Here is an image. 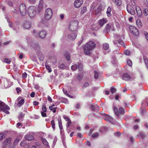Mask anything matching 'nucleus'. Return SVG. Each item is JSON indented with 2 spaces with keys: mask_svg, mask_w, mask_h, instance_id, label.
I'll return each instance as SVG.
<instances>
[{
  "mask_svg": "<svg viewBox=\"0 0 148 148\" xmlns=\"http://www.w3.org/2000/svg\"><path fill=\"white\" fill-rule=\"evenodd\" d=\"M95 44L92 41L88 42L86 44L84 48V52L86 55L90 54L91 50L94 48L95 46Z\"/></svg>",
  "mask_w": 148,
  "mask_h": 148,
  "instance_id": "nucleus-1",
  "label": "nucleus"
},
{
  "mask_svg": "<svg viewBox=\"0 0 148 148\" xmlns=\"http://www.w3.org/2000/svg\"><path fill=\"white\" fill-rule=\"evenodd\" d=\"M78 22L77 20L71 21L69 23L68 29L70 31H75L77 28Z\"/></svg>",
  "mask_w": 148,
  "mask_h": 148,
  "instance_id": "nucleus-2",
  "label": "nucleus"
},
{
  "mask_svg": "<svg viewBox=\"0 0 148 148\" xmlns=\"http://www.w3.org/2000/svg\"><path fill=\"white\" fill-rule=\"evenodd\" d=\"M36 8L34 6H31L29 7L27 10V12L29 16L31 18L34 17L36 15Z\"/></svg>",
  "mask_w": 148,
  "mask_h": 148,
  "instance_id": "nucleus-3",
  "label": "nucleus"
},
{
  "mask_svg": "<svg viewBox=\"0 0 148 148\" xmlns=\"http://www.w3.org/2000/svg\"><path fill=\"white\" fill-rule=\"evenodd\" d=\"M53 15V12L51 9L47 8L45 12L44 17L47 20H50L51 18Z\"/></svg>",
  "mask_w": 148,
  "mask_h": 148,
  "instance_id": "nucleus-4",
  "label": "nucleus"
},
{
  "mask_svg": "<svg viewBox=\"0 0 148 148\" xmlns=\"http://www.w3.org/2000/svg\"><path fill=\"white\" fill-rule=\"evenodd\" d=\"M19 10L20 13L22 16H25L27 13V9L26 5L24 3L20 4Z\"/></svg>",
  "mask_w": 148,
  "mask_h": 148,
  "instance_id": "nucleus-5",
  "label": "nucleus"
},
{
  "mask_svg": "<svg viewBox=\"0 0 148 148\" xmlns=\"http://www.w3.org/2000/svg\"><path fill=\"white\" fill-rule=\"evenodd\" d=\"M114 111L118 117L119 114H123L125 113L124 109L122 107H120L119 110L117 108L114 107Z\"/></svg>",
  "mask_w": 148,
  "mask_h": 148,
  "instance_id": "nucleus-6",
  "label": "nucleus"
},
{
  "mask_svg": "<svg viewBox=\"0 0 148 148\" xmlns=\"http://www.w3.org/2000/svg\"><path fill=\"white\" fill-rule=\"evenodd\" d=\"M127 10L128 13L131 15H134L135 13L134 8L130 5H127Z\"/></svg>",
  "mask_w": 148,
  "mask_h": 148,
  "instance_id": "nucleus-7",
  "label": "nucleus"
},
{
  "mask_svg": "<svg viewBox=\"0 0 148 148\" xmlns=\"http://www.w3.org/2000/svg\"><path fill=\"white\" fill-rule=\"evenodd\" d=\"M5 109L9 110L10 109V108L3 102L0 101V110H4Z\"/></svg>",
  "mask_w": 148,
  "mask_h": 148,
  "instance_id": "nucleus-8",
  "label": "nucleus"
},
{
  "mask_svg": "<svg viewBox=\"0 0 148 148\" xmlns=\"http://www.w3.org/2000/svg\"><path fill=\"white\" fill-rule=\"evenodd\" d=\"M130 31L135 35L138 36L139 34L138 30L134 27L130 26L129 28Z\"/></svg>",
  "mask_w": 148,
  "mask_h": 148,
  "instance_id": "nucleus-9",
  "label": "nucleus"
},
{
  "mask_svg": "<svg viewBox=\"0 0 148 148\" xmlns=\"http://www.w3.org/2000/svg\"><path fill=\"white\" fill-rule=\"evenodd\" d=\"M31 46L36 51H38L40 50V46L37 43H35L34 42H32L30 44Z\"/></svg>",
  "mask_w": 148,
  "mask_h": 148,
  "instance_id": "nucleus-10",
  "label": "nucleus"
},
{
  "mask_svg": "<svg viewBox=\"0 0 148 148\" xmlns=\"http://www.w3.org/2000/svg\"><path fill=\"white\" fill-rule=\"evenodd\" d=\"M113 25L112 24H107L104 29V32L106 33H108L111 30V29H112L114 31V28H113Z\"/></svg>",
  "mask_w": 148,
  "mask_h": 148,
  "instance_id": "nucleus-11",
  "label": "nucleus"
},
{
  "mask_svg": "<svg viewBox=\"0 0 148 148\" xmlns=\"http://www.w3.org/2000/svg\"><path fill=\"white\" fill-rule=\"evenodd\" d=\"M83 3V0H75L74 2V6L76 8H79Z\"/></svg>",
  "mask_w": 148,
  "mask_h": 148,
  "instance_id": "nucleus-12",
  "label": "nucleus"
},
{
  "mask_svg": "<svg viewBox=\"0 0 148 148\" xmlns=\"http://www.w3.org/2000/svg\"><path fill=\"white\" fill-rule=\"evenodd\" d=\"M103 116L105 120L107 121L112 122L113 121V119L108 115L104 114H103Z\"/></svg>",
  "mask_w": 148,
  "mask_h": 148,
  "instance_id": "nucleus-13",
  "label": "nucleus"
},
{
  "mask_svg": "<svg viewBox=\"0 0 148 148\" xmlns=\"http://www.w3.org/2000/svg\"><path fill=\"white\" fill-rule=\"evenodd\" d=\"M32 25V23L29 21H25L23 24V26L26 29H28L31 27Z\"/></svg>",
  "mask_w": 148,
  "mask_h": 148,
  "instance_id": "nucleus-14",
  "label": "nucleus"
},
{
  "mask_svg": "<svg viewBox=\"0 0 148 148\" xmlns=\"http://www.w3.org/2000/svg\"><path fill=\"white\" fill-rule=\"evenodd\" d=\"M107 22V19L103 18L102 19L100 20L99 22V24L101 26H102L104 23H106Z\"/></svg>",
  "mask_w": 148,
  "mask_h": 148,
  "instance_id": "nucleus-15",
  "label": "nucleus"
},
{
  "mask_svg": "<svg viewBox=\"0 0 148 148\" xmlns=\"http://www.w3.org/2000/svg\"><path fill=\"white\" fill-rule=\"evenodd\" d=\"M122 79L123 80L125 81H128L131 79V77L130 75L127 73L124 74L122 76Z\"/></svg>",
  "mask_w": 148,
  "mask_h": 148,
  "instance_id": "nucleus-16",
  "label": "nucleus"
},
{
  "mask_svg": "<svg viewBox=\"0 0 148 148\" xmlns=\"http://www.w3.org/2000/svg\"><path fill=\"white\" fill-rule=\"evenodd\" d=\"M39 37L41 38H44L46 36V32L45 31H41L38 33Z\"/></svg>",
  "mask_w": 148,
  "mask_h": 148,
  "instance_id": "nucleus-17",
  "label": "nucleus"
},
{
  "mask_svg": "<svg viewBox=\"0 0 148 148\" xmlns=\"http://www.w3.org/2000/svg\"><path fill=\"white\" fill-rule=\"evenodd\" d=\"M76 36V34L75 33L73 32L68 35L67 38L70 39H75Z\"/></svg>",
  "mask_w": 148,
  "mask_h": 148,
  "instance_id": "nucleus-18",
  "label": "nucleus"
},
{
  "mask_svg": "<svg viewBox=\"0 0 148 148\" xmlns=\"http://www.w3.org/2000/svg\"><path fill=\"white\" fill-rule=\"evenodd\" d=\"M121 37L119 35H117L116 36V39L118 41V42L120 44L123 46H124L125 43L123 41L120 39Z\"/></svg>",
  "mask_w": 148,
  "mask_h": 148,
  "instance_id": "nucleus-19",
  "label": "nucleus"
},
{
  "mask_svg": "<svg viewBox=\"0 0 148 148\" xmlns=\"http://www.w3.org/2000/svg\"><path fill=\"white\" fill-rule=\"evenodd\" d=\"M89 108L93 111L98 110L99 108V106L96 104L94 105H91L90 106Z\"/></svg>",
  "mask_w": 148,
  "mask_h": 148,
  "instance_id": "nucleus-20",
  "label": "nucleus"
},
{
  "mask_svg": "<svg viewBox=\"0 0 148 148\" xmlns=\"http://www.w3.org/2000/svg\"><path fill=\"white\" fill-rule=\"evenodd\" d=\"M100 131L103 133H104L108 131V128L106 127H102L100 129Z\"/></svg>",
  "mask_w": 148,
  "mask_h": 148,
  "instance_id": "nucleus-21",
  "label": "nucleus"
},
{
  "mask_svg": "<svg viewBox=\"0 0 148 148\" xmlns=\"http://www.w3.org/2000/svg\"><path fill=\"white\" fill-rule=\"evenodd\" d=\"M34 138L33 136L32 135H27L25 136V139L29 141H31Z\"/></svg>",
  "mask_w": 148,
  "mask_h": 148,
  "instance_id": "nucleus-22",
  "label": "nucleus"
},
{
  "mask_svg": "<svg viewBox=\"0 0 148 148\" xmlns=\"http://www.w3.org/2000/svg\"><path fill=\"white\" fill-rule=\"evenodd\" d=\"M136 23L137 26L138 27H142V24L140 19H137L136 20Z\"/></svg>",
  "mask_w": 148,
  "mask_h": 148,
  "instance_id": "nucleus-23",
  "label": "nucleus"
},
{
  "mask_svg": "<svg viewBox=\"0 0 148 148\" xmlns=\"http://www.w3.org/2000/svg\"><path fill=\"white\" fill-rule=\"evenodd\" d=\"M24 103L25 100L24 99H22L19 101L17 105L18 107H21L24 104Z\"/></svg>",
  "mask_w": 148,
  "mask_h": 148,
  "instance_id": "nucleus-24",
  "label": "nucleus"
},
{
  "mask_svg": "<svg viewBox=\"0 0 148 148\" xmlns=\"http://www.w3.org/2000/svg\"><path fill=\"white\" fill-rule=\"evenodd\" d=\"M115 4L117 5H120L121 4V0H112Z\"/></svg>",
  "mask_w": 148,
  "mask_h": 148,
  "instance_id": "nucleus-25",
  "label": "nucleus"
},
{
  "mask_svg": "<svg viewBox=\"0 0 148 148\" xmlns=\"http://www.w3.org/2000/svg\"><path fill=\"white\" fill-rule=\"evenodd\" d=\"M111 8L110 7H108L106 11V13L107 14V16L108 17H110L111 16Z\"/></svg>",
  "mask_w": 148,
  "mask_h": 148,
  "instance_id": "nucleus-26",
  "label": "nucleus"
},
{
  "mask_svg": "<svg viewBox=\"0 0 148 148\" xmlns=\"http://www.w3.org/2000/svg\"><path fill=\"white\" fill-rule=\"evenodd\" d=\"M65 56L67 60L69 61L70 60V53L68 52H66L65 54Z\"/></svg>",
  "mask_w": 148,
  "mask_h": 148,
  "instance_id": "nucleus-27",
  "label": "nucleus"
},
{
  "mask_svg": "<svg viewBox=\"0 0 148 148\" xmlns=\"http://www.w3.org/2000/svg\"><path fill=\"white\" fill-rule=\"evenodd\" d=\"M109 45L107 43H104L103 45V48L105 50H107L109 49Z\"/></svg>",
  "mask_w": 148,
  "mask_h": 148,
  "instance_id": "nucleus-28",
  "label": "nucleus"
},
{
  "mask_svg": "<svg viewBox=\"0 0 148 148\" xmlns=\"http://www.w3.org/2000/svg\"><path fill=\"white\" fill-rule=\"evenodd\" d=\"M24 114H23L22 112H20L18 117V119L21 121H22V119L24 117Z\"/></svg>",
  "mask_w": 148,
  "mask_h": 148,
  "instance_id": "nucleus-29",
  "label": "nucleus"
},
{
  "mask_svg": "<svg viewBox=\"0 0 148 148\" xmlns=\"http://www.w3.org/2000/svg\"><path fill=\"white\" fill-rule=\"evenodd\" d=\"M101 10V8L99 6L97 9L95 10V14H98L99 13H100V12Z\"/></svg>",
  "mask_w": 148,
  "mask_h": 148,
  "instance_id": "nucleus-30",
  "label": "nucleus"
},
{
  "mask_svg": "<svg viewBox=\"0 0 148 148\" xmlns=\"http://www.w3.org/2000/svg\"><path fill=\"white\" fill-rule=\"evenodd\" d=\"M38 11L39 13L43 9V5H40L38 4Z\"/></svg>",
  "mask_w": 148,
  "mask_h": 148,
  "instance_id": "nucleus-31",
  "label": "nucleus"
},
{
  "mask_svg": "<svg viewBox=\"0 0 148 148\" xmlns=\"http://www.w3.org/2000/svg\"><path fill=\"white\" fill-rule=\"evenodd\" d=\"M77 66V68L79 70V71H81L82 70L83 67L82 64L81 63H79L78 64Z\"/></svg>",
  "mask_w": 148,
  "mask_h": 148,
  "instance_id": "nucleus-32",
  "label": "nucleus"
},
{
  "mask_svg": "<svg viewBox=\"0 0 148 148\" xmlns=\"http://www.w3.org/2000/svg\"><path fill=\"white\" fill-rule=\"evenodd\" d=\"M58 123L60 129V130H62L63 129V127L62 125V123L61 119L58 120Z\"/></svg>",
  "mask_w": 148,
  "mask_h": 148,
  "instance_id": "nucleus-33",
  "label": "nucleus"
},
{
  "mask_svg": "<svg viewBox=\"0 0 148 148\" xmlns=\"http://www.w3.org/2000/svg\"><path fill=\"white\" fill-rule=\"evenodd\" d=\"M42 141L44 145L47 146H48V142L45 139L42 138Z\"/></svg>",
  "mask_w": 148,
  "mask_h": 148,
  "instance_id": "nucleus-34",
  "label": "nucleus"
},
{
  "mask_svg": "<svg viewBox=\"0 0 148 148\" xmlns=\"http://www.w3.org/2000/svg\"><path fill=\"white\" fill-rule=\"evenodd\" d=\"M77 69V66L76 64H74L71 66V69L73 71H75Z\"/></svg>",
  "mask_w": 148,
  "mask_h": 148,
  "instance_id": "nucleus-35",
  "label": "nucleus"
},
{
  "mask_svg": "<svg viewBox=\"0 0 148 148\" xmlns=\"http://www.w3.org/2000/svg\"><path fill=\"white\" fill-rule=\"evenodd\" d=\"M143 58L146 65L148 69V59L145 56L143 57Z\"/></svg>",
  "mask_w": 148,
  "mask_h": 148,
  "instance_id": "nucleus-36",
  "label": "nucleus"
},
{
  "mask_svg": "<svg viewBox=\"0 0 148 148\" xmlns=\"http://www.w3.org/2000/svg\"><path fill=\"white\" fill-rule=\"evenodd\" d=\"M142 106H145L146 105L148 106V101H147L146 99H145L141 103Z\"/></svg>",
  "mask_w": 148,
  "mask_h": 148,
  "instance_id": "nucleus-37",
  "label": "nucleus"
},
{
  "mask_svg": "<svg viewBox=\"0 0 148 148\" xmlns=\"http://www.w3.org/2000/svg\"><path fill=\"white\" fill-rule=\"evenodd\" d=\"M10 138H6L4 142V144L6 145H8L10 143Z\"/></svg>",
  "mask_w": 148,
  "mask_h": 148,
  "instance_id": "nucleus-38",
  "label": "nucleus"
},
{
  "mask_svg": "<svg viewBox=\"0 0 148 148\" xmlns=\"http://www.w3.org/2000/svg\"><path fill=\"white\" fill-rule=\"evenodd\" d=\"M116 89L114 86H112L110 88V90L112 94L114 93L116 91Z\"/></svg>",
  "mask_w": 148,
  "mask_h": 148,
  "instance_id": "nucleus-39",
  "label": "nucleus"
},
{
  "mask_svg": "<svg viewBox=\"0 0 148 148\" xmlns=\"http://www.w3.org/2000/svg\"><path fill=\"white\" fill-rule=\"evenodd\" d=\"M87 10V8L86 7H84L81 8V13L82 14H84L86 12Z\"/></svg>",
  "mask_w": 148,
  "mask_h": 148,
  "instance_id": "nucleus-40",
  "label": "nucleus"
},
{
  "mask_svg": "<svg viewBox=\"0 0 148 148\" xmlns=\"http://www.w3.org/2000/svg\"><path fill=\"white\" fill-rule=\"evenodd\" d=\"M139 136L142 138H144L146 136V134L145 133L140 132V133Z\"/></svg>",
  "mask_w": 148,
  "mask_h": 148,
  "instance_id": "nucleus-41",
  "label": "nucleus"
},
{
  "mask_svg": "<svg viewBox=\"0 0 148 148\" xmlns=\"http://www.w3.org/2000/svg\"><path fill=\"white\" fill-rule=\"evenodd\" d=\"M45 67L48 70L49 72L50 73L52 71V70L50 67L48 65L45 64Z\"/></svg>",
  "mask_w": 148,
  "mask_h": 148,
  "instance_id": "nucleus-42",
  "label": "nucleus"
},
{
  "mask_svg": "<svg viewBox=\"0 0 148 148\" xmlns=\"http://www.w3.org/2000/svg\"><path fill=\"white\" fill-rule=\"evenodd\" d=\"M51 60L53 64H55L56 63L57 60V59L56 58H51Z\"/></svg>",
  "mask_w": 148,
  "mask_h": 148,
  "instance_id": "nucleus-43",
  "label": "nucleus"
},
{
  "mask_svg": "<svg viewBox=\"0 0 148 148\" xmlns=\"http://www.w3.org/2000/svg\"><path fill=\"white\" fill-rule=\"evenodd\" d=\"M38 58L40 61H43L44 60V56L42 54L38 56Z\"/></svg>",
  "mask_w": 148,
  "mask_h": 148,
  "instance_id": "nucleus-44",
  "label": "nucleus"
},
{
  "mask_svg": "<svg viewBox=\"0 0 148 148\" xmlns=\"http://www.w3.org/2000/svg\"><path fill=\"white\" fill-rule=\"evenodd\" d=\"M94 76L95 79H97L99 77L98 73L96 71H94Z\"/></svg>",
  "mask_w": 148,
  "mask_h": 148,
  "instance_id": "nucleus-45",
  "label": "nucleus"
},
{
  "mask_svg": "<svg viewBox=\"0 0 148 148\" xmlns=\"http://www.w3.org/2000/svg\"><path fill=\"white\" fill-rule=\"evenodd\" d=\"M51 125L53 129V130H54L55 129V124L54 123V120H52L51 121Z\"/></svg>",
  "mask_w": 148,
  "mask_h": 148,
  "instance_id": "nucleus-46",
  "label": "nucleus"
},
{
  "mask_svg": "<svg viewBox=\"0 0 148 148\" xmlns=\"http://www.w3.org/2000/svg\"><path fill=\"white\" fill-rule=\"evenodd\" d=\"M42 110L44 112H45L47 111V108L45 105H42Z\"/></svg>",
  "mask_w": 148,
  "mask_h": 148,
  "instance_id": "nucleus-47",
  "label": "nucleus"
},
{
  "mask_svg": "<svg viewBox=\"0 0 148 148\" xmlns=\"http://www.w3.org/2000/svg\"><path fill=\"white\" fill-rule=\"evenodd\" d=\"M99 135V134L97 132H95L92 135L93 138H97Z\"/></svg>",
  "mask_w": 148,
  "mask_h": 148,
  "instance_id": "nucleus-48",
  "label": "nucleus"
},
{
  "mask_svg": "<svg viewBox=\"0 0 148 148\" xmlns=\"http://www.w3.org/2000/svg\"><path fill=\"white\" fill-rule=\"evenodd\" d=\"M63 117L66 121H67V122L71 121L69 118L68 117L66 116L65 115H63Z\"/></svg>",
  "mask_w": 148,
  "mask_h": 148,
  "instance_id": "nucleus-49",
  "label": "nucleus"
},
{
  "mask_svg": "<svg viewBox=\"0 0 148 148\" xmlns=\"http://www.w3.org/2000/svg\"><path fill=\"white\" fill-rule=\"evenodd\" d=\"M125 54L126 55H129L130 54V52L128 50H126L124 51Z\"/></svg>",
  "mask_w": 148,
  "mask_h": 148,
  "instance_id": "nucleus-50",
  "label": "nucleus"
},
{
  "mask_svg": "<svg viewBox=\"0 0 148 148\" xmlns=\"http://www.w3.org/2000/svg\"><path fill=\"white\" fill-rule=\"evenodd\" d=\"M4 62L8 64H10V61L8 59L5 58L4 59Z\"/></svg>",
  "mask_w": 148,
  "mask_h": 148,
  "instance_id": "nucleus-51",
  "label": "nucleus"
},
{
  "mask_svg": "<svg viewBox=\"0 0 148 148\" xmlns=\"http://www.w3.org/2000/svg\"><path fill=\"white\" fill-rule=\"evenodd\" d=\"M26 143L25 141L23 140L21 142L20 145L22 147H24L26 144Z\"/></svg>",
  "mask_w": 148,
  "mask_h": 148,
  "instance_id": "nucleus-52",
  "label": "nucleus"
},
{
  "mask_svg": "<svg viewBox=\"0 0 148 148\" xmlns=\"http://www.w3.org/2000/svg\"><path fill=\"white\" fill-rule=\"evenodd\" d=\"M89 86V83L88 82H86L84 84H83L82 88H86L88 86Z\"/></svg>",
  "mask_w": 148,
  "mask_h": 148,
  "instance_id": "nucleus-53",
  "label": "nucleus"
},
{
  "mask_svg": "<svg viewBox=\"0 0 148 148\" xmlns=\"http://www.w3.org/2000/svg\"><path fill=\"white\" fill-rule=\"evenodd\" d=\"M143 13L145 16H147L148 15V9H145Z\"/></svg>",
  "mask_w": 148,
  "mask_h": 148,
  "instance_id": "nucleus-54",
  "label": "nucleus"
},
{
  "mask_svg": "<svg viewBox=\"0 0 148 148\" xmlns=\"http://www.w3.org/2000/svg\"><path fill=\"white\" fill-rule=\"evenodd\" d=\"M131 3L133 6H134L136 5V0H130Z\"/></svg>",
  "mask_w": 148,
  "mask_h": 148,
  "instance_id": "nucleus-55",
  "label": "nucleus"
},
{
  "mask_svg": "<svg viewBox=\"0 0 148 148\" xmlns=\"http://www.w3.org/2000/svg\"><path fill=\"white\" fill-rule=\"evenodd\" d=\"M127 63L129 66H132V63L131 60H128L127 61Z\"/></svg>",
  "mask_w": 148,
  "mask_h": 148,
  "instance_id": "nucleus-56",
  "label": "nucleus"
},
{
  "mask_svg": "<svg viewBox=\"0 0 148 148\" xmlns=\"http://www.w3.org/2000/svg\"><path fill=\"white\" fill-rule=\"evenodd\" d=\"M97 5V3H93L91 5V9H93Z\"/></svg>",
  "mask_w": 148,
  "mask_h": 148,
  "instance_id": "nucleus-57",
  "label": "nucleus"
},
{
  "mask_svg": "<svg viewBox=\"0 0 148 148\" xmlns=\"http://www.w3.org/2000/svg\"><path fill=\"white\" fill-rule=\"evenodd\" d=\"M137 14L139 17H140L142 14V12L141 10H140L136 12Z\"/></svg>",
  "mask_w": 148,
  "mask_h": 148,
  "instance_id": "nucleus-58",
  "label": "nucleus"
},
{
  "mask_svg": "<svg viewBox=\"0 0 148 148\" xmlns=\"http://www.w3.org/2000/svg\"><path fill=\"white\" fill-rule=\"evenodd\" d=\"M44 0H39V4L40 5H43L44 4Z\"/></svg>",
  "mask_w": 148,
  "mask_h": 148,
  "instance_id": "nucleus-59",
  "label": "nucleus"
},
{
  "mask_svg": "<svg viewBox=\"0 0 148 148\" xmlns=\"http://www.w3.org/2000/svg\"><path fill=\"white\" fill-rule=\"evenodd\" d=\"M19 141V140L18 139H16L14 142V144L15 145L17 144L18 142Z\"/></svg>",
  "mask_w": 148,
  "mask_h": 148,
  "instance_id": "nucleus-60",
  "label": "nucleus"
},
{
  "mask_svg": "<svg viewBox=\"0 0 148 148\" xmlns=\"http://www.w3.org/2000/svg\"><path fill=\"white\" fill-rule=\"evenodd\" d=\"M82 77H83V75H79L77 76L78 79L79 80H81L82 78Z\"/></svg>",
  "mask_w": 148,
  "mask_h": 148,
  "instance_id": "nucleus-61",
  "label": "nucleus"
},
{
  "mask_svg": "<svg viewBox=\"0 0 148 148\" xmlns=\"http://www.w3.org/2000/svg\"><path fill=\"white\" fill-rule=\"evenodd\" d=\"M23 78L24 79L25 78L27 77V74L26 73H24L22 74Z\"/></svg>",
  "mask_w": 148,
  "mask_h": 148,
  "instance_id": "nucleus-62",
  "label": "nucleus"
},
{
  "mask_svg": "<svg viewBox=\"0 0 148 148\" xmlns=\"http://www.w3.org/2000/svg\"><path fill=\"white\" fill-rule=\"evenodd\" d=\"M65 65L63 64H61L60 66V68L62 69H64L65 68Z\"/></svg>",
  "mask_w": 148,
  "mask_h": 148,
  "instance_id": "nucleus-63",
  "label": "nucleus"
},
{
  "mask_svg": "<svg viewBox=\"0 0 148 148\" xmlns=\"http://www.w3.org/2000/svg\"><path fill=\"white\" fill-rule=\"evenodd\" d=\"M145 35L147 40L148 41V33L147 32H145Z\"/></svg>",
  "mask_w": 148,
  "mask_h": 148,
  "instance_id": "nucleus-64",
  "label": "nucleus"
}]
</instances>
